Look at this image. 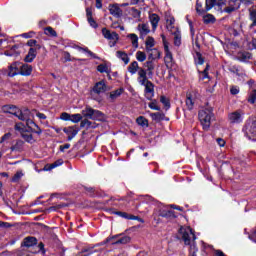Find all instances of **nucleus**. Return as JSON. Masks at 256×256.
Returning a JSON list of instances; mask_svg holds the SVG:
<instances>
[{"instance_id": "obj_1", "label": "nucleus", "mask_w": 256, "mask_h": 256, "mask_svg": "<svg viewBox=\"0 0 256 256\" xmlns=\"http://www.w3.org/2000/svg\"><path fill=\"white\" fill-rule=\"evenodd\" d=\"M3 111L4 113H10V115H14L20 121H25L26 127H28L32 133H36L37 135H41V133H43L39 125L33 121V116L31 115V111L29 109L24 108L21 110L17 106L6 105L3 106Z\"/></svg>"}, {"instance_id": "obj_2", "label": "nucleus", "mask_w": 256, "mask_h": 256, "mask_svg": "<svg viewBox=\"0 0 256 256\" xmlns=\"http://www.w3.org/2000/svg\"><path fill=\"white\" fill-rule=\"evenodd\" d=\"M179 233L182 240L184 241V244L190 247V254L192 256H197V252L199 251V249H197V244L195 243V241L197 240V236H195V232H193V229L189 226H182L179 229Z\"/></svg>"}, {"instance_id": "obj_3", "label": "nucleus", "mask_w": 256, "mask_h": 256, "mask_svg": "<svg viewBox=\"0 0 256 256\" xmlns=\"http://www.w3.org/2000/svg\"><path fill=\"white\" fill-rule=\"evenodd\" d=\"M137 82L142 87H145V97L148 101H151L155 97V85L147 78V71L145 69H139Z\"/></svg>"}, {"instance_id": "obj_4", "label": "nucleus", "mask_w": 256, "mask_h": 256, "mask_svg": "<svg viewBox=\"0 0 256 256\" xmlns=\"http://www.w3.org/2000/svg\"><path fill=\"white\" fill-rule=\"evenodd\" d=\"M198 117L204 131H209V127H211V121L215 119V115L213 114V109L203 108L202 110L199 111Z\"/></svg>"}, {"instance_id": "obj_5", "label": "nucleus", "mask_w": 256, "mask_h": 256, "mask_svg": "<svg viewBox=\"0 0 256 256\" xmlns=\"http://www.w3.org/2000/svg\"><path fill=\"white\" fill-rule=\"evenodd\" d=\"M82 117L86 119H92L93 121H102L103 113L99 110H95L89 106L82 110Z\"/></svg>"}, {"instance_id": "obj_6", "label": "nucleus", "mask_w": 256, "mask_h": 256, "mask_svg": "<svg viewBox=\"0 0 256 256\" xmlns=\"http://www.w3.org/2000/svg\"><path fill=\"white\" fill-rule=\"evenodd\" d=\"M102 35L104 39L109 41V47H115L119 41V34L115 31H111L107 28H102Z\"/></svg>"}, {"instance_id": "obj_7", "label": "nucleus", "mask_w": 256, "mask_h": 256, "mask_svg": "<svg viewBox=\"0 0 256 256\" xmlns=\"http://www.w3.org/2000/svg\"><path fill=\"white\" fill-rule=\"evenodd\" d=\"M15 130L21 133L23 139L26 140L27 143H35V138H33V134L27 132V128L25 127L24 123H17L15 125Z\"/></svg>"}, {"instance_id": "obj_8", "label": "nucleus", "mask_w": 256, "mask_h": 256, "mask_svg": "<svg viewBox=\"0 0 256 256\" xmlns=\"http://www.w3.org/2000/svg\"><path fill=\"white\" fill-rule=\"evenodd\" d=\"M111 241L112 245H127L131 243V237L119 234L106 239V243H111Z\"/></svg>"}, {"instance_id": "obj_9", "label": "nucleus", "mask_w": 256, "mask_h": 256, "mask_svg": "<svg viewBox=\"0 0 256 256\" xmlns=\"http://www.w3.org/2000/svg\"><path fill=\"white\" fill-rule=\"evenodd\" d=\"M244 131L248 139H250L251 141H256V120L246 125Z\"/></svg>"}, {"instance_id": "obj_10", "label": "nucleus", "mask_w": 256, "mask_h": 256, "mask_svg": "<svg viewBox=\"0 0 256 256\" xmlns=\"http://www.w3.org/2000/svg\"><path fill=\"white\" fill-rule=\"evenodd\" d=\"M243 115H245V113L241 110L234 111L228 115V121L232 124L243 123Z\"/></svg>"}, {"instance_id": "obj_11", "label": "nucleus", "mask_w": 256, "mask_h": 256, "mask_svg": "<svg viewBox=\"0 0 256 256\" xmlns=\"http://www.w3.org/2000/svg\"><path fill=\"white\" fill-rule=\"evenodd\" d=\"M161 37L164 45L165 63H173V54L171 50H169V42H167L165 35L162 34Z\"/></svg>"}, {"instance_id": "obj_12", "label": "nucleus", "mask_w": 256, "mask_h": 256, "mask_svg": "<svg viewBox=\"0 0 256 256\" xmlns=\"http://www.w3.org/2000/svg\"><path fill=\"white\" fill-rule=\"evenodd\" d=\"M241 7V0H229L228 6L223 9L224 13H233Z\"/></svg>"}, {"instance_id": "obj_13", "label": "nucleus", "mask_w": 256, "mask_h": 256, "mask_svg": "<svg viewBox=\"0 0 256 256\" xmlns=\"http://www.w3.org/2000/svg\"><path fill=\"white\" fill-rule=\"evenodd\" d=\"M63 131L68 136V141H72L77 136V133H79V129L76 126H68Z\"/></svg>"}, {"instance_id": "obj_14", "label": "nucleus", "mask_w": 256, "mask_h": 256, "mask_svg": "<svg viewBox=\"0 0 256 256\" xmlns=\"http://www.w3.org/2000/svg\"><path fill=\"white\" fill-rule=\"evenodd\" d=\"M20 65L19 62H14L8 68V77H15V75H20Z\"/></svg>"}, {"instance_id": "obj_15", "label": "nucleus", "mask_w": 256, "mask_h": 256, "mask_svg": "<svg viewBox=\"0 0 256 256\" xmlns=\"http://www.w3.org/2000/svg\"><path fill=\"white\" fill-rule=\"evenodd\" d=\"M195 99H196V94L195 92H188L186 94V107L191 111L193 107L195 106Z\"/></svg>"}, {"instance_id": "obj_16", "label": "nucleus", "mask_w": 256, "mask_h": 256, "mask_svg": "<svg viewBox=\"0 0 256 256\" xmlns=\"http://www.w3.org/2000/svg\"><path fill=\"white\" fill-rule=\"evenodd\" d=\"M137 29L139 31L140 37H146V35L151 33V28H149L148 23L138 24Z\"/></svg>"}, {"instance_id": "obj_17", "label": "nucleus", "mask_w": 256, "mask_h": 256, "mask_svg": "<svg viewBox=\"0 0 256 256\" xmlns=\"http://www.w3.org/2000/svg\"><path fill=\"white\" fill-rule=\"evenodd\" d=\"M149 21L152 26V31L153 33H155V31H157V27H159V21H161V18L159 17V15L153 13L149 15Z\"/></svg>"}, {"instance_id": "obj_18", "label": "nucleus", "mask_w": 256, "mask_h": 256, "mask_svg": "<svg viewBox=\"0 0 256 256\" xmlns=\"http://www.w3.org/2000/svg\"><path fill=\"white\" fill-rule=\"evenodd\" d=\"M93 91L94 93H97V95H100V93H105V91H107V84H105L104 80H101L94 85Z\"/></svg>"}, {"instance_id": "obj_19", "label": "nucleus", "mask_w": 256, "mask_h": 256, "mask_svg": "<svg viewBox=\"0 0 256 256\" xmlns=\"http://www.w3.org/2000/svg\"><path fill=\"white\" fill-rule=\"evenodd\" d=\"M31 73H33V66L20 63V75H23L24 77H29Z\"/></svg>"}, {"instance_id": "obj_20", "label": "nucleus", "mask_w": 256, "mask_h": 256, "mask_svg": "<svg viewBox=\"0 0 256 256\" xmlns=\"http://www.w3.org/2000/svg\"><path fill=\"white\" fill-rule=\"evenodd\" d=\"M110 14L113 15V17H121L123 15V10H121V7H119V4H113L109 6Z\"/></svg>"}, {"instance_id": "obj_21", "label": "nucleus", "mask_w": 256, "mask_h": 256, "mask_svg": "<svg viewBox=\"0 0 256 256\" xmlns=\"http://www.w3.org/2000/svg\"><path fill=\"white\" fill-rule=\"evenodd\" d=\"M158 215H159V217H165V218H169V217H174L175 216L173 214V211L170 210L167 206H163L162 208H160Z\"/></svg>"}, {"instance_id": "obj_22", "label": "nucleus", "mask_w": 256, "mask_h": 256, "mask_svg": "<svg viewBox=\"0 0 256 256\" xmlns=\"http://www.w3.org/2000/svg\"><path fill=\"white\" fill-rule=\"evenodd\" d=\"M37 57V50L35 48H30L28 54L24 58L26 63H33L34 59Z\"/></svg>"}, {"instance_id": "obj_23", "label": "nucleus", "mask_w": 256, "mask_h": 256, "mask_svg": "<svg viewBox=\"0 0 256 256\" xmlns=\"http://www.w3.org/2000/svg\"><path fill=\"white\" fill-rule=\"evenodd\" d=\"M146 52L148 53L149 59L155 60L161 57V52L156 48H150V50H146Z\"/></svg>"}, {"instance_id": "obj_24", "label": "nucleus", "mask_w": 256, "mask_h": 256, "mask_svg": "<svg viewBox=\"0 0 256 256\" xmlns=\"http://www.w3.org/2000/svg\"><path fill=\"white\" fill-rule=\"evenodd\" d=\"M116 57H117L118 59H120L121 61H123V63H124L125 65H129L130 58H129V55H127L126 52L117 51V52H116Z\"/></svg>"}, {"instance_id": "obj_25", "label": "nucleus", "mask_w": 256, "mask_h": 256, "mask_svg": "<svg viewBox=\"0 0 256 256\" xmlns=\"http://www.w3.org/2000/svg\"><path fill=\"white\" fill-rule=\"evenodd\" d=\"M150 117L152 121H156V123H159L160 121H165V114L163 112L150 113Z\"/></svg>"}, {"instance_id": "obj_26", "label": "nucleus", "mask_w": 256, "mask_h": 256, "mask_svg": "<svg viewBox=\"0 0 256 256\" xmlns=\"http://www.w3.org/2000/svg\"><path fill=\"white\" fill-rule=\"evenodd\" d=\"M139 69H143V68H139V63L137 61H133L128 66V73H130L131 75H135V73H137V71L139 73Z\"/></svg>"}, {"instance_id": "obj_27", "label": "nucleus", "mask_w": 256, "mask_h": 256, "mask_svg": "<svg viewBox=\"0 0 256 256\" xmlns=\"http://www.w3.org/2000/svg\"><path fill=\"white\" fill-rule=\"evenodd\" d=\"M97 71H99V73H107L108 78L111 79V75H109V73H111V69L109 68V65L99 64L97 66Z\"/></svg>"}, {"instance_id": "obj_28", "label": "nucleus", "mask_w": 256, "mask_h": 256, "mask_svg": "<svg viewBox=\"0 0 256 256\" xmlns=\"http://www.w3.org/2000/svg\"><path fill=\"white\" fill-rule=\"evenodd\" d=\"M127 38L130 39L134 49H137L139 47V37L137 36V34H128Z\"/></svg>"}, {"instance_id": "obj_29", "label": "nucleus", "mask_w": 256, "mask_h": 256, "mask_svg": "<svg viewBox=\"0 0 256 256\" xmlns=\"http://www.w3.org/2000/svg\"><path fill=\"white\" fill-rule=\"evenodd\" d=\"M124 91L125 89L119 88L117 90L110 92V99L112 101H115V99H118V97H121V95H123Z\"/></svg>"}, {"instance_id": "obj_30", "label": "nucleus", "mask_w": 256, "mask_h": 256, "mask_svg": "<svg viewBox=\"0 0 256 256\" xmlns=\"http://www.w3.org/2000/svg\"><path fill=\"white\" fill-rule=\"evenodd\" d=\"M153 47H155V38L148 36L145 41V49L147 51L153 49Z\"/></svg>"}, {"instance_id": "obj_31", "label": "nucleus", "mask_w": 256, "mask_h": 256, "mask_svg": "<svg viewBox=\"0 0 256 256\" xmlns=\"http://www.w3.org/2000/svg\"><path fill=\"white\" fill-rule=\"evenodd\" d=\"M37 243V238L35 237H26L24 239L23 245L24 247H33Z\"/></svg>"}, {"instance_id": "obj_32", "label": "nucleus", "mask_w": 256, "mask_h": 256, "mask_svg": "<svg viewBox=\"0 0 256 256\" xmlns=\"http://www.w3.org/2000/svg\"><path fill=\"white\" fill-rule=\"evenodd\" d=\"M199 79L201 81H205V79H209V65L206 66V68L203 71H199Z\"/></svg>"}, {"instance_id": "obj_33", "label": "nucleus", "mask_w": 256, "mask_h": 256, "mask_svg": "<svg viewBox=\"0 0 256 256\" xmlns=\"http://www.w3.org/2000/svg\"><path fill=\"white\" fill-rule=\"evenodd\" d=\"M77 49H78V51H80L81 53H86V55L88 56V57H92L93 59H95L96 58V56H95V53H93L91 50H89V48H87V47H85V48H83V47H77Z\"/></svg>"}, {"instance_id": "obj_34", "label": "nucleus", "mask_w": 256, "mask_h": 256, "mask_svg": "<svg viewBox=\"0 0 256 256\" xmlns=\"http://www.w3.org/2000/svg\"><path fill=\"white\" fill-rule=\"evenodd\" d=\"M136 123L140 125L141 127H148L149 126V121L147 118L140 116L136 119Z\"/></svg>"}, {"instance_id": "obj_35", "label": "nucleus", "mask_w": 256, "mask_h": 256, "mask_svg": "<svg viewBox=\"0 0 256 256\" xmlns=\"http://www.w3.org/2000/svg\"><path fill=\"white\" fill-rule=\"evenodd\" d=\"M145 67L147 68L146 73L148 72V75L150 77H153V70L155 69V66L153 65V62L148 61L145 63Z\"/></svg>"}, {"instance_id": "obj_36", "label": "nucleus", "mask_w": 256, "mask_h": 256, "mask_svg": "<svg viewBox=\"0 0 256 256\" xmlns=\"http://www.w3.org/2000/svg\"><path fill=\"white\" fill-rule=\"evenodd\" d=\"M174 45L176 47L181 46V32L180 31L174 32Z\"/></svg>"}, {"instance_id": "obj_37", "label": "nucleus", "mask_w": 256, "mask_h": 256, "mask_svg": "<svg viewBox=\"0 0 256 256\" xmlns=\"http://www.w3.org/2000/svg\"><path fill=\"white\" fill-rule=\"evenodd\" d=\"M82 120H83V114L70 115V121H72V123H79Z\"/></svg>"}, {"instance_id": "obj_38", "label": "nucleus", "mask_w": 256, "mask_h": 256, "mask_svg": "<svg viewBox=\"0 0 256 256\" xmlns=\"http://www.w3.org/2000/svg\"><path fill=\"white\" fill-rule=\"evenodd\" d=\"M136 59L140 63H143V61H145L147 59V54H145V52H143V51H138V52H136Z\"/></svg>"}, {"instance_id": "obj_39", "label": "nucleus", "mask_w": 256, "mask_h": 256, "mask_svg": "<svg viewBox=\"0 0 256 256\" xmlns=\"http://www.w3.org/2000/svg\"><path fill=\"white\" fill-rule=\"evenodd\" d=\"M80 127H86V129H91L95 126L93 125V122L89 121V119H84L81 121Z\"/></svg>"}, {"instance_id": "obj_40", "label": "nucleus", "mask_w": 256, "mask_h": 256, "mask_svg": "<svg viewBox=\"0 0 256 256\" xmlns=\"http://www.w3.org/2000/svg\"><path fill=\"white\" fill-rule=\"evenodd\" d=\"M148 107L152 109L153 111H161V107H159V104L157 100H152L149 104Z\"/></svg>"}, {"instance_id": "obj_41", "label": "nucleus", "mask_w": 256, "mask_h": 256, "mask_svg": "<svg viewBox=\"0 0 256 256\" xmlns=\"http://www.w3.org/2000/svg\"><path fill=\"white\" fill-rule=\"evenodd\" d=\"M217 6V0H206V10L211 11L213 7Z\"/></svg>"}, {"instance_id": "obj_42", "label": "nucleus", "mask_w": 256, "mask_h": 256, "mask_svg": "<svg viewBox=\"0 0 256 256\" xmlns=\"http://www.w3.org/2000/svg\"><path fill=\"white\" fill-rule=\"evenodd\" d=\"M160 103H162V105H164L166 110L171 107V103L169 102V98H167L165 96L160 97Z\"/></svg>"}, {"instance_id": "obj_43", "label": "nucleus", "mask_w": 256, "mask_h": 256, "mask_svg": "<svg viewBox=\"0 0 256 256\" xmlns=\"http://www.w3.org/2000/svg\"><path fill=\"white\" fill-rule=\"evenodd\" d=\"M203 21L206 24L215 23V16L213 14H207L203 17Z\"/></svg>"}, {"instance_id": "obj_44", "label": "nucleus", "mask_w": 256, "mask_h": 256, "mask_svg": "<svg viewBox=\"0 0 256 256\" xmlns=\"http://www.w3.org/2000/svg\"><path fill=\"white\" fill-rule=\"evenodd\" d=\"M60 165H63V160H58V161L50 164L48 166V168L45 167V171H51V169H55V167H59Z\"/></svg>"}, {"instance_id": "obj_45", "label": "nucleus", "mask_w": 256, "mask_h": 256, "mask_svg": "<svg viewBox=\"0 0 256 256\" xmlns=\"http://www.w3.org/2000/svg\"><path fill=\"white\" fill-rule=\"evenodd\" d=\"M45 35H49L50 37H57V32L53 30L51 27H47L44 29Z\"/></svg>"}, {"instance_id": "obj_46", "label": "nucleus", "mask_w": 256, "mask_h": 256, "mask_svg": "<svg viewBox=\"0 0 256 256\" xmlns=\"http://www.w3.org/2000/svg\"><path fill=\"white\" fill-rule=\"evenodd\" d=\"M131 15H132V17H134V19H139L141 17V11H139L136 8H132Z\"/></svg>"}, {"instance_id": "obj_47", "label": "nucleus", "mask_w": 256, "mask_h": 256, "mask_svg": "<svg viewBox=\"0 0 256 256\" xmlns=\"http://www.w3.org/2000/svg\"><path fill=\"white\" fill-rule=\"evenodd\" d=\"M250 19L252 21V25L256 26V7L250 12Z\"/></svg>"}, {"instance_id": "obj_48", "label": "nucleus", "mask_w": 256, "mask_h": 256, "mask_svg": "<svg viewBox=\"0 0 256 256\" xmlns=\"http://www.w3.org/2000/svg\"><path fill=\"white\" fill-rule=\"evenodd\" d=\"M21 177H23V171H17L12 178L13 183H17Z\"/></svg>"}, {"instance_id": "obj_49", "label": "nucleus", "mask_w": 256, "mask_h": 256, "mask_svg": "<svg viewBox=\"0 0 256 256\" xmlns=\"http://www.w3.org/2000/svg\"><path fill=\"white\" fill-rule=\"evenodd\" d=\"M60 119L62 121H71V114L67 113V112H63L61 115H60Z\"/></svg>"}, {"instance_id": "obj_50", "label": "nucleus", "mask_w": 256, "mask_h": 256, "mask_svg": "<svg viewBox=\"0 0 256 256\" xmlns=\"http://www.w3.org/2000/svg\"><path fill=\"white\" fill-rule=\"evenodd\" d=\"M203 5H201V3H199V1H197L196 3V11L199 15H204L205 10L202 9Z\"/></svg>"}, {"instance_id": "obj_51", "label": "nucleus", "mask_w": 256, "mask_h": 256, "mask_svg": "<svg viewBox=\"0 0 256 256\" xmlns=\"http://www.w3.org/2000/svg\"><path fill=\"white\" fill-rule=\"evenodd\" d=\"M256 101V90H253L248 98L249 103H255Z\"/></svg>"}, {"instance_id": "obj_52", "label": "nucleus", "mask_w": 256, "mask_h": 256, "mask_svg": "<svg viewBox=\"0 0 256 256\" xmlns=\"http://www.w3.org/2000/svg\"><path fill=\"white\" fill-rule=\"evenodd\" d=\"M175 24V18H170L167 20V29L171 31L173 29V25Z\"/></svg>"}, {"instance_id": "obj_53", "label": "nucleus", "mask_w": 256, "mask_h": 256, "mask_svg": "<svg viewBox=\"0 0 256 256\" xmlns=\"http://www.w3.org/2000/svg\"><path fill=\"white\" fill-rule=\"evenodd\" d=\"M117 215H120V217H123L124 219H135V216L129 215L125 212H117Z\"/></svg>"}, {"instance_id": "obj_54", "label": "nucleus", "mask_w": 256, "mask_h": 256, "mask_svg": "<svg viewBox=\"0 0 256 256\" xmlns=\"http://www.w3.org/2000/svg\"><path fill=\"white\" fill-rule=\"evenodd\" d=\"M196 57L197 65H203V63H205V60L203 59V56H201V54L197 53Z\"/></svg>"}, {"instance_id": "obj_55", "label": "nucleus", "mask_w": 256, "mask_h": 256, "mask_svg": "<svg viewBox=\"0 0 256 256\" xmlns=\"http://www.w3.org/2000/svg\"><path fill=\"white\" fill-rule=\"evenodd\" d=\"M34 36H35V32L33 31L21 34V37H23L24 39H31Z\"/></svg>"}, {"instance_id": "obj_56", "label": "nucleus", "mask_w": 256, "mask_h": 256, "mask_svg": "<svg viewBox=\"0 0 256 256\" xmlns=\"http://www.w3.org/2000/svg\"><path fill=\"white\" fill-rule=\"evenodd\" d=\"M88 23L93 27V29H97L98 25L97 22L93 19V17L88 18Z\"/></svg>"}, {"instance_id": "obj_57", "label": "nucleus", "mask_w": 256, "mask_h": 256, "mask_svg": "<svg viewBox=\"0 0 256 256\" xmlns=\"http://www.w3.org/2000/svg\"><path fill=\"white\" fill-rule=\"evenodd\" d=\"M227 3L226 0H216V6L222 9V7H225V4Z\"/></svg>"}, {"instance_id": "obj_58", "label": "nucleus", "mask_w": 256, "mask_h": 256, "mask_svg": "<svg viewBox=\"0 0 256 256\" xmlns=\"http://www.w3.org/2000/svg\"><path fill=\"white\" fill-rule=\"evenodd\" d=\"M230 93H231V95H238V93H239V87H237V86L231 87Z\"/></svg>"}, {"instance_id": "obj_59", "label": "nucleus", "mask_w": 256, "mask_h": 256, "mask_svg": "<svg viewBox=\"0 0 256 256\" xmlns=\"http://www.w3.org/2000/svg\"><path fill=\"white\" fill-rule=\"evenodd\" d=\"M216 141L219 147H225V141L223 140V138H218L216 139Z\"/></svg>"}, {"instance_id": "obj_60", "label": "nucleus", "mask_w": 256, "mask_h": 256, "mask_svg": "<svg viewBox=\"0 0 256 256\" xmlns=\"http://www.w3.org/2000/svg\"><path fill=\"white\" fill-rule=\"evenodd\" d=\"M36 116L38 117V119H43V120L47 119V116L41 112H37Z\"/></svg>"}, {"instance_id": "obj_61", "label": "nucleus", "mask_w": 256, "mask_h": 256, "mask_svg": "<svg viewBox=\"0 0 256 256\" xmlns=\"http://www.w3.org/2000/svg\"><path fill=\"white\" fill-rule=\"evenodd\" d=\"M0 227L9 228L11 227V224H9L8 222L0 221Z\"/></svg>"}, {"instance_id": "obj_62", "label": "nucleus", "mask_w": 256, "mask_h": 256, "mask_svg": "<svg viewBox=\"0 0 256 256\" xmlns=\"http://www.w3.org/2000/svg\"><path fill=\"white\" fill-rule=\"evenodd\" d=\"M27 45H28L29 47H33L34 45H37V40H29V41L27 42Z\"/></svg>"}, {"instance_id": "obj_63", "label": "nucleus", "mask_w": 256, "mask_h": 256, "mask_svg": "<svg viewBox=\"0 0 256 256\" xmlns=\"http://www.w3.org/2000/svg\"><path fill=\"white\" fill-rule=\"evenodd\" d=\"M69 147H71V144H64L60 146V151H65V149H69Z\"/></svg>"}, {"instance_id": "obj_64", "label": "nucleus", "mask_w": 256, "mask_h": 256, "mask_svg": "<svg viewBox=\"0 0 256 256\" xmlns=\"http://www.w3.org/2000/svg\"><path fill=\"white\" fill-rule=\"evenodd\" d=\"M86 15H87V18L89 19V17H92L91 15H93V12L91 11L90 8H87L86 9Z\"/></svg>"}]
</instances>
